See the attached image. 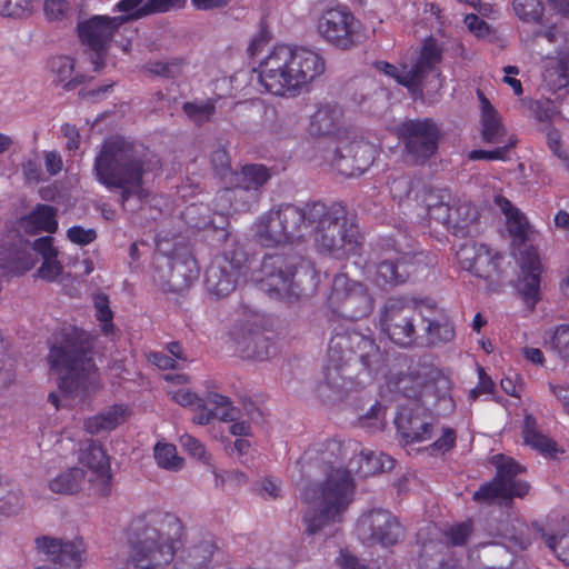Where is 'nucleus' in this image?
Masks as SVG:
<instances>
[{"label": "nucleus", "instance_id": "1", "mask_svg": "<svg viewBox=\"0 0 569 569\" xmlns=\"http://www.w3.org/2000/svg\"><path fill=\"white\" fill-rule=\"evenodd\" d=\"M184 536L183 525L171 513L149 512L131 522L128 556L118 569H159L169 565Z\"/></svg>", "mask_w": 569, "mask_h": 569}, {"label": "nucleus", "instance_id": "2", "mask_svg": "<svg viewBox=\"0 0 569 569\" xmlns=\"http://www.w3.org/2000/svg\"><path fill=\"white\" fill-rule=\"evenodd\" d=\"M381 328L395 343L408 347L413 343L435 346L449 342L455 337L453 327L435 310L405 297L387 300L381 313Z\"/></svg>", "mask_w": 569, "mask_h": 569}, {"label": "nucleus", "instance_id": "3", "mask_svg": "<svg viewBox=\"0 0 569 569\" xmlns=\"http://www.w3.org/2000/svg\"><path fill=\"white\" fill-rule=\"evenodd\" d=\"M97 180L109 190L120 191L122 207L132 198H143L146 172L142 151L122 137L107 139L93 163Z\"/></svg>", "mask_w": 569, "mask_h": 569}, {"label": "nucleus", "instance_id": "4", "mask_svg": "<svg viewBox=\"0 0 569 569\" xmlns=\"http://www.w3.org/2000/svg\"><path fill=\"white\" fill-rule=\"evenodd\" d=\"M257 282L270 298L291 303L317 290L319 274L298 254H272L263 258Z\"/></svg>", "mask_w": 569, "mask_h": 569}, {"label": "nucleus", "instance_id": "5", "mask_svg": "<svg viewBox=\"0 0 569 569\" xmlns=\"http://www.w3.org/2000/svg\"><path fill=\"white\" fill-rule=\"evenodd\" d=\"M355 493V482L350 471L346 469L331 470L322 482L305 488L302 500L309 506L303 516L306 533H319L326 527L340 520L348 509Z\"/></svg>", "mask_w": 569, "mask_h": 569}, {"label": "nucleus", "instance_id": "6", "mask_svg": "<svg viewBox=\"0 0 569 569\" xmlns=\"http://www.w3.org/2000/svg\"><path fill=\"white\" fill-rule=\"evenodd\" d=\"M88 338L77 331L68 333L60 346L50 349L48 360L59 373V388L70 395L86 391L92 383L94 363Z\"/></svg>", "mask_w": 569, "mask_h": 569}, {"label": "nucleus", "instance_id": "7", "mask_svg": "<svg viewBox=\"0 0 569 569\" xmlns=\"http://www.w3.org/2000/svg\"><path fill=\"white\" fill-rule=\"evenodd\" d=\"M315 229V241L321 251L342 257L353 251L358 231L343 210L328 208L320 201L306 203V233Z\"/></svg>", "mask_w": 569, "mask_h": 569}, {"label": "nucleus", "instance_id": "8", "mask_svg": "<svg viewBox=\"0 0 569 569\" xmlns=\"http://www.w3.org/2000/svg\"><path fill=\"white\" fill-rule=\"evenodd\" d=\"M328 356L332 366L326 371L328 386L339 388L337 377L342 365L359 361L368 370H377L383 362V353L373 339L360 332L336 333L329 341Z\"/></svg>", "mask_w": 569, "mask_h": 569}, {"label": "nucleus", "instance_id": "9", "mask_svg": "<svg viewBox=\"0 0 569 569\" xmlns=\"http://www.w3.org/2000/svg\"><path fill=\"white\" fill-rule=\"evenodd\" d=\"M306 234V203H283L262 214L256 223V237L264 247H274Z\"/></svg>", "mask_w": 569, "mask_h": 569}, {"label": "nucleus", "instance_id": "10", "mask_svg": "<svg viewBox=\"0 0 569 569\" xmlns=\"http://www.w3.org/2000/svg\"><path fill=\"white\" fill-rule=\"evenodd\" d=\"M152 277L163 290L182 292L198 279L199 268L196 259L187 250L174 252L173 256L157 251Z\"/></svg>", "mask_w": 569, "mask_h": 569}, {"label": "nucleus", "instance_id": "11", "mask_svg": "<svg viewBox=\"0 0 569 569\" xmlns=\"http://www.w3.org/2000/svg\"><path fill=\"white\" fill-rule=\"evenodd\" d=\"M318 32L340 50H351L366 39L362 23L345 7L325 10L318 20Z\"/></svg>", "mask_w": 569, "mask_h": 569}, {"label": "nucleus", "instance_id": "12", "mask_svg": "<svg viewBox=\"0 0 569 569\" xmlns=\"http://www.w3.org/2000/svg\"><path fill=\"white\" fill-rule=\"evenodd\" d=\"M397 134L403 143L407 159L415 164H422L436 153L440 129L430 118L408 119L399 124Z\"/></svg>", "mask_w": 569, "mask_h": 569}, {"label": "nucleus", "instance_id": "13", "mask_svg": "<svg viewBox=\"0 0 569 569\" xmlns=\"http://www.w3.org/2000/svg\"><path fill=\"white\" fill-rule=\"evenodd\" d=\"M328 303L333 312L350 320L362 319L373 309V299L367 288L346 274L335 277Z\"/></svg>", "mask_w": 569, "mask_h": 569}, {"label": "nucleus", "instance_id": "14", "mask_svg": "<svg viewBox=\"0 0 569 569\" xmlns=\"http://www.w3.org/2000/svg\"><path fill=\"white\" fill-rule=\"evenodd\" d=\"M127 20V17L94 16L78 24L80 41L90 50L93 71L99 72L104 68L108 43L117 28Z\"/></svg>", "mask_w": 569, "mask_h": 569}, {"label": "nucleus", "instance_id": "15", "mask_svg": "<svg viewBox=\"0 0 569 569\" xmlns=\"http://www.w3.org/2000/svg\"><path fill=\"white\" fill-rule=\"evenodd\" d=\"M497 476L491 482L482 485L473 493V500L477 502H491L496 499L522 498L529 491L527 482L515 480L516 476L525 472V468L517 463L512 458H501L497 466Z\"/></svg>", "mask_w": 569, "mask_h": 569}, {"label": "nucleus", "instance_id": "16", "mask_svg": "<svg viewBox=\"0 0 569 569\" xmlns=\"http://www.w3.org/2000/svg\"><path fill=\"white\" fill-rule=\"evenodd\" d=\"M269 169L259 163L246 164L240 171H234L229 188L226 189L228 199L233 200L236 210H248L259 200L261 188L269 181Z\"/></svg>", "mask_w": 569, "mask_h": 569}, {"label": "nucleus", "instance_id": "17", "mask_svg": "<svg viewBox=\"0 0 569 569\" xmlns=\"http://www.w3.org/2000/svg\"><path fill=\"white\" fill-rule=\"evenodd\" d=\"M259 82L276 96L293 97L289 46L274 47L259 64Z\"/></svg>", "mask_w": 569, "mask_h": 569}, {"label": "nucleus", "instance_id": "18", "mask_svg": "<svg viewBox=\"0 0 569 569\" xmlns=\"http://www.w3.org/2000/svg\"><path fill=\"white\" fill-rule=\"evenodd\" d=\"M460 266L473 276L495 282L500 274L502 256L477 242L463 243L457 251Z\"/></svg>", "mask_w": 569, "mask_h": 569}, {"label": "nucleus", "instance_id": "19", "mask_svg": "<svg viewBox=\"0 0 569 569\" xmlns=\"http://www.w3.org/2000/svg\"><path fill=\"white\" fill-rule=\"evenodd\" d=\"M290 73L293 97L308 89L326 70L325 59L316 51L305 47L289 46Z\"/></svg>", "mask_w": 569, "mask_h": 569}, {"label": "nucleus", "instance_id": "20", "mask_svg": "<svg viewBox=\"0 0 569 569\" xmlns=\"http://www.w3.org/2000/svg\"><path fill=\"white\" fill-rule=\"evenodd\" d=\"M357 530L368 545L390 546L398 541L399 523L389 511L373 509L360 518Z\"/></svg>", "mask_w": 569, "mask_h": 569}, {"label": "nucleus", "instance_id": "21", "mask_svg": "<svg viewBox=\"0 0 569 569\" xmlns=\"http://www.w3.org/2000/svg\"><path fill=\"white\" fill-rule=\"evenodd\" d=\"M242 269V259L236 253L217 257L206 271V287L218 298L229 296L238 283Z\"/></svg>", "mask_w": 569, "mask_h": 569}, {"label": "nucleus", "instance_id": "22", "mask_svg": "<svg viewBox=\"0 0 569 569\" xmlns=\"http://www.w3.org/2000/svg\"><path fill=\"white\" fill-rule=\"evenodd\" d=\"M37 548L42 552L51 566L37 569H79L82 565L83 547L80 541H62L60 539L42 537L36 540Z\"/></svg>", "mask_w": 569, "mask_h": 569}, {"label": "nucleus", "instance_id": "23", "mask_svg": "<svg viewBox=\"0 0 569 569\" xmlns=\"http://www.w3.org/2000/svg\"><path fill=\"white\" fill-rule=\"evenodd\" d=\"M373 160V146L363 140H353L338 147L332 159L337 170L346 177L362 174Z\"/></svg>", "mask_w": 569, "mask_h": 569}, {"label": "nucleus", "instance_id": "24", "mask_svg": "<svg viewBox=\"0 0 569 569\" xmlns=\"http://www.w3.org/2000/svg\"><path fill=\"white\" fill-rule=\"evenodd\" d=\"M80 462L89 468V482L100 496L111 491V471L108 456L102 447L93 440L83 442L79 456Z\"/></svg>", "mask_w": 569, "mask_h": 569}, {"label": "nucleus", "instance_id": "25", "mask_svg": "<svg viewBox=\"0 0 569 569\" xmlns=\"http://www.w3.org/2000/svg\"><path fill=\"white\" fill-rule=\"evenodd\" d=\"M442 53L443 47L437 39L429 37L423 41L415 63L410 67L419 93H422L425 81L431 73H435L437 78V89L443 87L445 78L438 69V64L442 60ZM409 79L412 80V77Z\"/></svg>", "mask_w": 569, "mask_h": 569}, {"label": "nucleus", "instance_id": "26", "mask_svg": "<svg viewBox=\"0 0 569 569\" xmlns=\"http://www.w3.org/2000/svg\"><path fill=\"white\" fill-rule=\"evenodd\" d=\"M520 276L517 283L518 292L529 308H533L541 299V263L533 249L522 252Z\"/></svg>", "mask_w": 569, "mask_h": 569}, {"label": "nucleus", "instance_id": "27", "mask_svg": "<svg viewBox=\"0 0 569 569\" xmlns=\"http://www.w3.org/2000/svg\"><path fill=\"white\" fill-rule=\"evenodd\" d=\"M395 422L406 443L422 442L432 438L433 423L431 418L420 409H403L399 412Z\"/></svg>", "mask_w": 569, "mask_h": 569}, {"label": "nucleus", "instance_id": "28", "mask_svg": "<svg viewBox=\"0 0 569 569\" xmlns=\"http://www.w3.org/2000/svg\"><path fill=\"white\" fill-rule=\"evenodd\" d=\"M415 256L402 253L381 260L376 267L375 281L378 286H399L408 281L415 271Z\"/></svg>", "mask_w": 569, "mask_h": 569}, {"label": "nucleus", "instance_id": "29", "mask_svg": "<svg viewBox=\"0 0 569 569\" xmlns=\"http://www.w3.org/2000/svg\"><path fill=\"white\" fill-rule=\"evenodd\" d=\"M439 378L440 372L435 367L420 365L399 378L397 388L407 398H419L425 391L432 389Z\"/></svg>", "mask_w": 569, "mask_h": 569}, {"label": "nucleus", "instance_id": "30", "mask_svg": "<svg viewBox=\"0 0 569 569\" xmlns=\"http://www.w3.org/2000/svg\"><path fill=\"white\" fill-rule=\"evenodd\" d=\"M217 545L212 536L207 535L193 542L176 563V569H209Z\"/></svg>", "mask_w": 569, "mask_h": 569}, {"label": "nucleus", "instance_id": "31", "mask_svg": "<svg viewBox=\"0 0 569 569\" xmlns=\"http://www.w3.org/2000/svg\"><path fill=\"white\" fill-rule=\"evenodd\" d=\"M521 433L523 443L541 455L555 457L559 452L557 442L541 431L537 419L531 413L525 415Z\"/></svg>", "mask_w": 569, "mask_h": 569}, {"label": "nucleus", "instance_id": "32", "mask_svg": "<svg viewBox=\"0 0 569 569\" xmlns=\"http://www.w3.org/2000/svg\"><path fill=\"white\" fill-rule=\"evenodd\" d=\"M341 120V108L338 106L323 104L318 107L310 117L308 131L313 137L331 136L338 131Z\"/></svg>", "mask_w": 569, "mask_h": 569}, {"label": "nucleus", "instance_id": "33", "mask_svg": "<svg viewBox=\"0 0 569 569\" xmlns=\"http://www.w3.org/2000/svg\"><path fill=\"white\" fill-rule=\"evenodd\" d=\"M393 463V459L385 453L362 450L357 457L350 460L348 471H355L360 477L366 478L378 472L391 470Z\"/></svg>", "mask_w": 569, "mask_h": 569}, {"label": "nucleus", "instance_id": "34", "mask_svg": "<svg viewBox=\"0 0 569 569\" xmlns=\"http://www.w3.org/2000/svg\"><path fill=\"white\" fill-rule=\"evenodd\" d=\"M48 68L56 86L73 90L84 80L81 74L73 76L74 60L68 56H56L49 59Z\"/></svg>", "mask_w": 569, "mask_h": 569}, {"label": "nucleus", "instance_id": "35", "mask_svg": "<svg viewBox=\"0 0 569 569\" xmlns=\"http://www.w3.org/2000/svg\"><path fill=\"white\" fill-rule=\"evenodd\" d=\"M481 103V136L487 143H500L506 134V129L500 117L486 96L478 91Z\"/></svg>", "mask_w": 569, "mask_h": 569}, {"label": "nucleus", "instance_id": "36", "mask_svg": "<svg viewBox=\"0 0 569 569\" xmlns=\"http://www.w3.org/2000/svg\"><path fill=\"white\" fill-rule=\"evenodd\" d=\"M237 350L243 358L266 360L271 353L272 343L260 332H247L234 337Z\"/></svg>", "mask_w": 569, "mask_h": 569}, {"label": "nucleus", "instance_id": "37", "mask_svg": "<svg viewBox=\"0 0 569 569\" xmlns=\"http://www.w3.org/2000/svg\"><path fill=\"white\" fill-rule=\"evenodd\" d=\"M184 0H121L117 8L119 11L129 12L127 19H139L154 12H166L170 8L179 6Z\"/></svg>", "mask_w": 569, "mask_h": 569}, {"label": "nucleus", "instance_id": "38", "mask_svg": "<svg viewBox=\"0 0 569 569\" xmlns=\"http://www.w3.org/2000/svg\"><path fill=\"white\" fill-rule=\"evenodd\" d=\"M127 409L123 406L110 407L99 415L84 421L86 430L91 435L116 429L126 419Z\"/></svg>", "mask_w": 569, "mask_h": 569}, {"label": "nucleus", "instance_id": "39", "mask_svg": "<svg viewBox=\"0 0 569 569\" xmlns=\"http://www.w3.org/2000/svg\"><path fill=\"white\" fill-rule=\"evenodd\" d=\"M84 479V470L73 467L54 477L49 482V488L54 493L73 495L82 488Z\"/></svg>", "mask_w": 569, "mask_h": 569}, {"label": "nucleus", "instance_id": "40", "mask_svg": "<svg viewBox=\"0 0 569 569\" xmlns=\"http://www.w3.org/2000/svg\"><path fill=\"white\" fill-rule=\"evenodd\" d=\"M23 227L30 233L38 231L54 232L58 228L56 210L50 206L38 207L23 220Z\"/></svg>", "mask_w": 569, "mask_h": 569}, {"label": "nucleus", "instance_id": "41", "mask_svg": "<svg viewBox=\"0 0 569 569\" xmlns=\"http://www.w3.org/2000/svg\"><path fill=\"white\" fill-rule=\"evenodd\" d=\"M157 465L168 471L177 472L182 469L184 459L178 455L172 443L158 442L153 448Z\"/></svg>", "mask_w": 569, "mask_h": 569}, {"label": "nucleus", "instance_id": "42", "mask_svg": "<svg viewBox=\"0 0 569 569\" xmlns=\"http://www.w3.org/2000/svg\"><path fill=\"white\" fill-rule=\"evenodd\" d=\"M22 508L21 491L13 483L0 479V515H17Z\"/></svg>", "mask_w": 569, "mask_h": 569}, {"label": "nucleus", "instance_id": "43", "mask_svg": "<svg viewBox=\"0 0 569 569\" xmlns=\"http://www.w3.org/2000/svg\"><path fill=\"white\" fill-rule=\"evenodd\" d=\"M477 209L452 197L451 214H449V228L463 229L477 220Z\"/></svg>", "mask_w": 569, "mask_h": 569}, {"label": "nucleus", "instance_id": "44", "mask_svg": "<svg viewBox=\"0 0 569 569\" xmlns=\"http://www.w3.org/2000/svg\"><path fill=\"white\" fill-rule=\"evenodd\" d=\"M512 9L527 23H540L545 13V6L540 0H513Z\"/></svg>", "mask_w": 569, "mask_h": 569}, {"label": "nucleus", "instance_id": "45", "mask_svg": "<svg viewBox=\"0 0 569 569\" xmlns=\"http://www.w3.org/2000/svg\"><path fill=\"white\" fill-rule=\"evenodd\" d=\"M542 538L557 558L569 566V520L563 523L561 532L553 536L542 533Z\"/></svg>", "mask_w": 569, "mask_h": 569}, {"label": "nucleus", "instance_id": "46", "mask_svg": "<svg viewBox=\"0 0 569 569\" xmlns=\"http://www.w3.org/2000/svg\"><path fill=\"white\" fill-rule=\"evenodd\" d=\"M182 110L191 121L201 126L211 119L212 114L216 112V104L211 99L186 102L182 106Z\"/></svg>", "mask_w": 569, "mask_h": 569}, {"label": "nucleus", "instance_id": "47", "mask_svg": "<svg viewBox=\"0 0 569 569\" xmlns=\"http://www.w3.org/2000/svg\"><path fill=\"white\" fill-rule=\"evenodd\" d=\"M377 68L385 74L393 78L399 84L406 87L411 93H419L415 79H409L410 77L413 78V76L411 69L408 68V66H402L401 68H398L386 61H380L377 63Z\"/></svg>", "mask_w": 569, "mask_h": 569}, {"label": "nucleus", "instance_id": "48", "mask_svg": "<svg viewBox=\"0 0 569 569\" xmlns=\"http://www.w3.org/2000/svg\"><path fill=\"white\" fill-rule=\"evenodd\" d=\"M19 254L13 248L0 247V269L19 274L30 270L33 263H21Z\"/></svg>", "mask_w": 569, "mask_h": 569}, {"label": "nucleus", "instance_id": "49", "mask_svg": "<svg viewBox=\"0 0 569 569\" xmlns=\"http://www.w3.org/2000/svg\"><path fill=\"white\" fill-rule=\"evenodd\" d=\"M211 164L214 173L226 183L229 184L234 171L231 169L230 158L224 147H218L211 153Z\"/></svg>", "mask_w": 569, "mask_h": 569}, {"label": "nucleus", "instance_id": "50", "mask_svg": "<svg viewBox=\"0 0 569 569\" xmlns=\"http://www.w3.org/2000/svg\"><path fill=\"white\" fill-rule=\"evenodd\" d=\"M545 80L555 90L569 84V52L559 60L557 68L547 70Z\"/></svg>", "mask_w": 569, "mask_h": 569}, {"label": "nucleus", "instance_id": "51", "mask_svg": "<svg viewBox=\"0 0 569 569\" xmlns=\"http://www.w3.org/2000/svg\"><path fill=\"white\" fill-rule=\"evenodd\" d=\"M509 233L519 242L526 241L529 231V224L526 217L519 211L510 213L507 218Z\"/></svg>", "mask_w": 569, "mask_h": 569}, {"label": "nucleus", "instance_id": "52", "mask_svg": "<svg viewBox=\"0 0 569 569\" xmlns=\"http://www.w3.org/2000/svg\"><path fill=\"white\" fill-rule=\"evenodd\" d=\"M180 445L189 452L190 456L197 458L203 463H210V455L206 451L203 443L191 435L184 433L180 437Z\"/></svg>", "mask_w": 569, "mask_h": 569}, {"label": "nucleus", "instance_id": "53", "mask_svg": "<svg viewBox=\"0 0 569 569\" xmlns=\"http://www.w3.org/2000/svg\"><path fill=\"white\" fill-rule=\"evenodd\" d=\"M94 307L97 309V318L100 322H102V329L104 333H109L113 325L112 320V311L109 308V300L106 295H98L94 298Z\"/></svg>", "mask_w": 569, "mask_h": 569}, {"label": "nucleus", "instance_id": "54", "mask_svg": "<svg viewBox=\"0 0 569 569\" xmlns=\"http://www.w3.org/2000/svg\"><path fill=\"white\" fill-rule=\"evenodd\" d=\"M58 256L43 259L41 267L38 269V276L46 281H54L62 273L63 267L57 259Z\"/></svg>", "mask_w": 569, "mask_h": 569}, {"label": "nucleus", "instance_id": "55", "mask_svg": "<svg viewBox=\"0 0 569 569\" xmlns=\"http://www.w3.org/2000/svg\"><path fill=\"white\" fill-rule=\"evenodd\" d=\"M29 8L28 0H0V14L9 18H21Z\"/></svg>", "mask_w": 569, "mask_h": 569}, {"label": "nucleus", "instance_id": "56", "mask_svg": "<svg viewBox=\"0 0 569 569\" xmlns=\"http://www.w3.org/2000/svg\"><path fill=\"white\" fill-rule=\"evenodd\" d=\"M552 346L559 352V355L567 359L569 358V327L561 326L555 331L552 338Z\"/></svg>", "mask_w": 569, "mask_h": 569}, {"label": "nucleus", "instance_id": "57", "mask_svg": "<svg viewBox=\"0 0 569 569\" xmlns=\"http://www.w3.org/2000/svg\"><path fill=\"white\" fill-rule=\"evenodd\" d=\"M67 234L71 242L80 246L89 244L97 238V232L94 229H84L80 226L70 228Z\"/></svg>", "mask_w": 569, "mask_h": 569}, {"label": "nucleus", "instance_id": "58", "mask_svg": "<svg viewBox=\"0 0 569 569\" xmlns=\"http://www.w3.org/2000/svg\"><path fill=\"white\" fill-rule=\"evenodd\" d=\"M452 200V194L449 189L446 188H430L425 197V203L428 208V212L433 210L439 202Z\"/></svg>", "mask_w": 569, "mask_h": 569}, {"label": "nucleus", "instance_id": "59", "mask_svg": "<svg viewBox=\"0 0 569 569\" xmlns=\"http://www.w3.org/2000/svg\"><path fill=\"white\" fill-rule=\"evenodd\" d=\"M148 71L162 77H176L181 71L180 62H151L148 64Z\"/></svg>", "mask_w": 569, "mask_h": 569}, {"label": "nucleus", "instance_id": "60", "mask_svg": "<svg viewBox=\"0 0 569 569\" xmlns=\"http://www.w3.org/2000/svg\"><path fill=\"white\" fill-rule=\"evenodd\" d=\"M465 24L478 38H485L490 33V26L473 13L465 17Z\"/></svg>", "mask_w": 569, "mask_h": 569}, {"label": "nucleus", "instance_id": "61", "mask_svg": "<svg viewBox=\"0 0 569 569\" xmlns=\"http://www.w3.org/2000/svg\"><path fill=\"white\" fill-rule=\"evenodd\" d=\"M470 533L471 525L469 522H463L450 528L447 532V536L449 537L452 545L462 546L467 542Z\"/></svg>", "mask_w": 569, "mask_h": 569}, {"label": "nucleus", "instance_id": "62", "mask_svg": "<svg viewBox=\"0 0 569 569\" xmlns=\"http://www.w3.org/2000/svg\"><path fill=\"white\" fill-rule=\"evenodd\" d=\"M412 190V181L409 177L395 178L390 183V191L393 198L402 200L407 198Z\"/></svg>", "mask_w": 569, "mask_h": 569}, {"label": "nucleus", "instance_id": "63", "mask_svg": "<svg viewBox=\"0 0 569 569\" xmlns=\"http://www.w3.org/2000/svg\"><path fill=\"white\" fill-rule=\"evenodd\" d=\"M172 399L183 406V407H194V408H202L203 407V400L200 399L194 392L187 390V389H180L176 391L172 395Z\"/></svg>", "mask_w": 569, "mask_h": 569}, {"label": "nucleus", "instance_id": "64", "mask_svg": "<svg viewBox=\"0 0 569 569\" xmlns=\"http://www.w3.org/2000/svg\"><path fill=\"white\" fill-rule=\"evenodd\" d=\"M531 109L539 121H548L556 113L555 106L550 100H537L532 103Z\"/></svg>", "mask_w": 569, "mask_h": 569}]
</instances>
